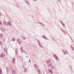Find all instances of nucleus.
I'll use <instances>...</instances> for the list:
<instances>
[{
  "label": "nucleus",
  "instance_id": "1",
  "mask_svg": "<svg viewBox=\"0 0 74 74\" xmlns=\"http://www.w3.org/2000/svg\"><path fill=\"white\" fill-rule=\"evenodd\" d=\"M4 56H5V55L4 53H1V54L0 57L1 58H3Z\"/></svg>",
  "mask_w": 74,
  "mask_h": 74
},
{
  "label": "nucleus",
  "instance_id": "2",
  "mask_svg": "<svg viewBox=\"0 0 74 74\" xmlns=\"http://www.w3.org/2000/svg\"><path fill=\"white\" fill-rule=\"evenodd\" d=\"M53 56H54V58H56V59L57 60H58V56H57V55H56L54 54L53 55Z\"/></svg>",
  "mask_w": 74,
  "mask_h": 74
},
{
  "label": "nucleus",
  "instance_id": "3",
  "mask_svg": "<svg viewBox=\"0 0 74 74\" xmlns=\"http://www.w3.org/2000/svg\"><path fill=\"white\" fill-rule=\"evenodd\" d=\"M12 73H13V74H16V71H15V70H12Z\"/></svg>",
  "mask_w": 74,
  "mask_h": 74
},
{
  "label": "nucleus",
  "instance_id": "4",
  "mask_svg": "<svg viewBox=\"0 0 74 74\" xmlns=\"http://www.w3.org/2000/svg\"><path fill=\"white\" fill-rule=\"evenodd\" d=\"M17 41H18V42H19V43H20V44H21V41H22L21 40L18 39H17Z\"/></svg>",
  "mask_w": 74,
  "mask_h": 74
},
{
  "label": "nucleus",
  "instance_id": "5",
  "mask_svg": "<svg viewBox=\"0 0 74 74\" xmlns=\"http://www.w3.org/2000/svg\"><path fill=\"white\" fill-rule=\"evenodd\" d=\"M8 25H9L10 26H11L12 24L11 23V22L10 21H9L8 22Z\"/></svg>",
  "mask_w": 74,
  "mask_h": 74
},
{
  "label": "nucleus",
  "instance_id": "6",
  "mask_svg": "<svg viewBox=\"0 0 74 74\" xmlns=\"http://www.w3.org/2000/svg\"><path fill=\"white\" fill-rule=\"evenodd\" d=\"M48 69L49 71H50V73H51V74H53V71H52V70H51V69Z\"/></svg>",
  "mask_w": 74,
  "mask_h": 74
},
{
  "label": "nucleus",
  "instance_id": "7",
  "mask_svg": "<svg viewBox=\"0 0 74 74\" xmlns=\"http://www.w3.org/2000/svg\"><path fill=\"white\" fill-rule=\"evenodd\" d=\"M37 71L39 73V74H41V73L40 72V70L39 69H37Z\"/></svg>",
  "mask_w": 74,
  "mask_h": 74
},
{
  "label": "nucleus",
  "instance_id": "8",
  "mask_svg": "<svg viewBox=\"0 0 74 74\" xmlns=\"http://www.w3.org/2000/svg\"><path fill=\"white\" fill-rule=\"evenodd\" d=\"M15 58H13V63H15Z\"/></svg>",
  "mask_w": 74,
  "mask_h": 74
},
{
  "label": "nucleus",
  "instance_id": "9",
  "mask_svg": "<svg viewBox=\"0 0 74 74\" xmlns=\"http://www.w3.org/2000/svg\"><path fill=\"white\" fill-rule=\"evenodd\" d=\"M3 23L4 25H7V23L5 21H3Z\"/></svg>",
  "mask_w": 74,
  "mask_h": 74
},
{
  "label": "nucleus",
  "instance_id": "10",
  "mask_svg": "<svg viewBox=\"0 0 74 74\" xmlns=\"http://www.w3.org/2000/svg\"><path fill=\"white\" fill-rule=\"evenodd\" d=\"M39 23H40V24H41V25H42V26H45V25L44 24H43L40 22H38Z\"/></svg>",
  "mask_w": 74,
  "mask_h": 74
},
{
  "label": "nucleus",
  "instance_id": "11",
  "mask_svg": "<svg viewBox=\"0 0 74 74\" xmlns=\"http://www.w3.org/2000/svg\"><path fill=\"white\" fill-rule=\"evenodd\" d=\"M50 62H51V60H49L47 62V63H49Z\"/></svg>",
  "mask_w": 74,
  "mask_h": 74
},
{
  "label": "nucleus",
  "instance_id": "12",
  "mask_svg": "<svg viewBox=\"0 0 74 74\" xmlns=\"http://www.w3.org/2000/svg\"><path fill=\"white\" fill-rule=\"evenodd\" d=\"M51 66H52V64L50 63H49V64H48V67H51Z\"/></svg>",
  "mask_w": 74,
  "mask_h": 74
},
{
  "label": "nucleus",
  "instance_id": "13",
  "mask_svg": "<svg viewBox=\"0 0 74 74\" xmlns=\"http://www.w3.org/2000/svg\"><path fill=\"white\" fill-rule=\"evenodd\" d=\"M71 47L72 48V50H74V48L73 47V46L71 45Z\"/></svg>",
  "mask_w": 74,
  "mask_h": 74
},
{
  "label": "nucleus",
  "instance_id": "14",
  "mask_svg": "<svg viewBox=\"0 0 74 74\" xmlns=\"http://www.w3.org/2000/svg\"><path fill=\"white\" fill-rule=\"evenodd\" d=\"M62 32H64V33L65 34H66V31H64V30H62Z\"/></svg>",
  "mask_w": 74,
  "mask_h": 74
},
{
  "label": "nucleus",
  "instance_id": "15",
  "mask_svg": "<svg viewBox=\"0 0 74 74\" xmlns=\"http://www.w3.org/2000/svg\"><path fill=\"white\" fill-rule=\"evenodd\" d=\"M64 52L65 55H66L67 54V51H64Z\"/></svg>",
  "mask_w": 74,
  "mask_h": 74
},
{
  "label": "nucleus",
  "instance_id": "16",
  "mask_svg": "<svg viewBox=\"0 0 74 74\" xmlns=\"http://www.w3.org/2000/svg\"><path fill=\"white\" fill-rule=\"evenodd\" d=\"M34 66H35V69H37V66L36 64H35Z\"/></svg>",
  "mask_w": 74,
  "mask_h": 74
},
{
  "label": "nucleus",
  "instance_id": "17",
  "mask_svg": "<svg viewBox=\"0 0 74 74\" xmlns=\"http://www.w3.org/2000/svg\"><path fill=\"white\" fill-rule=\"evenodd\" d=\"M3 36L2 34H0V38H1Z\"/></svg>",
  "mask_w": 74,
  "mask_h": 74
},
{
  "label": "nucleus",
  "instance_id": "18",
  "mask_svg": "<svg viewBox=\"0 0 74 74\" xmlns=\"http://www.w3.org/2000/svg\"><path fill=\"white\" fill-rule=\"evenodd\" d=\"M23 40H25L26 39V37H25L24 36H23Z\"/></svg>",
  "mask_w": 74,
  "mask_h": 74
},
{
  "label": "nucleus",
  "instance_id": "19",
  "mask_svg": "<svg viewBox=\"0 0 74 74\" xmlns=\"http://www.w3.org/2000/svg\"><path fill=\"white\" fill-rule=\"evenodd\" d=\"M54 67H55V66H54V65L53 66L51 67L52 70H53V68H54Z\"/></svg>",
  "mask_w": 74,
  "mask_h": 74
},
{
  "label": "nucleus",
  "instance_id": "20",
  "mask_svg": "<svg viewBox=\"0 0 74 74\" xmlns=\"http://www.w3.org/2000/svg\"><path fill=\"white\" fill-rule=\"evenodd\" d=\"M1 73H2V70L1 69H0V74H1Z\"/></svg>",
  "mask_w": 74,
  "mask_h": 74
},
{
  "label": "nucleus",
  "instance_id": "21",
  "mask_svg": "<svg viewBox=\"0 0 74 74\" xmlns=\"http://www.w3.org/2000/svg\"><path fill=\"white\" fill-rule=\"evenodd\" d=\"M6 69L7 70V72H8V69H9V68L8 67H6Z\"/></svg>",
  "mask_w": 74,
  "mask_h": 74
},
{
  "label": "nucleus",
  "instance_id": "22",
  "mask_svg": "<svg viewBox=\"0 0 74 74\" xmlns=\"http://www.w3.org/2000/svg\"><path fill=\"white\" fill-rule=\"evenodd\" d=\"M1 30L3 32H4V29H1Z\"/></svg>",
  "mask_w": 74,
  "mask_h": 74
},
{
  "label": "nucleus",
  "instance_id": "23",
  "mask_svg": "<svg viewBox=\"0 0 74 74\" xmlns=\"http://www.w3.org/2000/svg\"><path fill=\"white\" fill-rule=\"evenodd\" d=\"M7 48H5L4 49V51H5V52H7Z\"/></svg>",
  "mask_w": 74,
  "mask_h": 74
},
{
  "label": "nucleus",
  "instance_id": "24",
  "mask_svg": "<svg viewBox=\"0 0 74 74\" xmlns=\"http://www.w3.org/2000/svg\"><path fill=\"white\" fill-rule=\"evenodd\" d=\"M17 52H18V50H17L16 51V55H18V53Z\"/></svg>",
  "mask_w": 74,
  "mask_h": 74
},
{
  "label": "nucleus",
  "instance_id": "25",
  "mask_svg": "<svg viewBox=\"0 0 74 74\" xmlns=\"http://www.w3.org/2000/svg\"><path fill=\"white\" fill-rule=\"evenodd\" d=\"M38 43L39 44V46H40V45H41V43H40V42H38Z\"/></svg>",
  "mask_w": 74,
  "mask_h": 74
},
{
  "label": "nucleus",
  "instance_id": "26",
  "mask_svg": "<svg viewBox=\"0 0 74 74\" xmlns=\"http://www.w3.org/2000/svg\"><path fill=\"white\" fill-rule=\"evenodd\" d=\"M2 44H3V42L0 41V45H2Z\"/></svg>",
  "mask_w": 74,
  "mask_h": 74
},
{
  "label": "nucleus",
  "instance_id": "27",
  "mask_svg": "<svg viewBox=\"0 0 74 74\" xmlns=\"http://www.w3.org/2000/svg\"><path fill=\"white\" fill-rule=\"evenodd\" d=\"M45 35H43V37H44V38H45L46 39V38H47V37H45Z\"/></svg>",
  "mask_w": 74,
  "mask_h": 74
},
{
  "label": "nucleus",
  "instance_id": "28",
  "mask_svg": "<svg viewBox=\"0 0 74 74\" xmlns=\"http://www.w3.org/2000/svg\"><path fill=\"white\" fill-rule=\"evenodd\" d=\"M61 23H62V25H63V26H64V24L63 23V22H62V21H61Z\"/></svg>",
  "mask_w": 74,
  "mask_h": 74
},
{
  "label": "nucleus",
  "instance_id": "29",
  "mask_svg": "<svg viewBox=\"0 0 74 74\" xmlns=\"http://www.w3.org/2000/svg\"><path fill=\"white\" fill-rule=\"evenodd\" d=\"M27 71V69H25L24 71L25 73V72H26V71Z\"/></svg>",
  "mask_w": 74,
  "mask_h": 74
},
{
  "label": "nucleus",
  "instance_id": "30",
  "mask_svg": "<svg viewBox=\"0 0 74 74\" xmlns=\"http://www.w3.org/2000/svg\"><path fill=\"white\" fill-rule=\"evenodd\" d=\"M21 51H23V49H22V47H21Z\"/></svg>",
  "mask_w": 74,
  "mask_h": 74
},
{
  "label": "nucleus",
  "instance_id": "31",
  "mask_svg": "<svg viewBox=\"0 0 74 74\" xmlns=\"http://www.w3.org/2000/svg\"><path fill=\"white\" fill-rule=\"evenodd\" d=\"M12 40H13V41H15V39L14 38H13Z\"/></svg>",
  "mask_w": 74,
  "mask_h": 74
},
{
  "label": "nucleus",
  "instance_id": "32",
  "mask_svg": "<svg viewBox=\"0 0 74 74\" xmlns=\"http://www.w3.org/2000/svg\"><path fill=\"white\" fill-rule=\"evenodd\" d=\"M22 52H25V51L24 50H23V51H22Z\"/></svg>",
  "mask_w": 74,
  "mask_h": 74
},
{
  "label": "nucleus",
  "instance_id": "33",
  "mask_svg": "<svg viewBox=\"0 0 74 74\" xmlns=\"http://www.w3.org/2000/svg\"><path fill=\"white\" fill-rule=\"evenodd\" d=\"M71 40H72V42H73V39L71 38Z\"/></svg>",
  "mask_w": 74,
  "mask_h": 74
},
{
  "label": "nucleus",
  "instance_id": "34",
  "mask_svg": "<svg viewBox=\"0 0 74 74\" xmlns=\"http://www.w3.org/2000/svg\"><path fill=\"white\" fill-rule=\"evenodd\" d=\"M26 3H28V1H25Z\"/></svg>",
  "mask_w": 74,
  "mask_h": 74
},
{
  "label": "nucleus",
  "instance_id": "35",
  "mask_svg": "<svg viewBox=\"0 0 74 74\" xmlns=\"http://www.w3.org/2000/svg\"><path fill=\"white\" fill-rule=\"evenodd\" d=\"M40 47H41V48H42V45H40Z\"/></svg>",
  "mask_w": 74,
  "mask_h": 74
},
{
  "label": "nucleus",
  "instance_id": "36",
  "mask_svg": "<svg viewBox=\"0 0 74 74\" xmlns=\"http://www.w3.org/2000/svg\"><path fill=\"white\" fill-rule=\"evenodd\" d=\"M27 4H29V2H27Z\"/></svg>",
  "mask_w": 74,
  "mask_h": 74
},
{
  "label": "nucleus",
  "instance_id": "37",
  "mask_svg": "<svg viewBox=\"0 0 74 74\" xmlns=\"http://www.w3.org/2000/svg\"><path fill=\"white\" fill-rule=\"evenodd\" d=\"M39 42H40V40H38V43Z\"/></svg>",
  "mask_w": 74,
  "mask_h": 74
},
{
  "label": "nucleus",
  "instance_id": "38",
  "mask_svg": "<svg viewBox=\"0 0 74 74\" xmlns=\"http://www.w3.org/2000/svg\"><path fill=\"white\" fill-rule=\"evenodd\" d=\"M0 25H2V24L1 23V22H0Z\"/></svg>",
  "mask_w": 74,
  "mask_h": 74
},
{
  "label": "nucleus",
  "instance_id": "39",
  "mask_svg": "<svg viewBox=\"0 0 74 74\" xmlns=\"http://www.w3.org/2000/svg\"><path fill=\"white\" fill-rule=\"evenodd\" d=\"M59 2H60V0H58Z\"/></svg>",
  "mask_w": 74,
  "mask_h": 74
},
{
  "label": "nucleus",
  "instance_id": "40",
  "mask_svg": "<svg viewBox=\"0 0 74 74\" xmlns=\"http://www.w3.org/2000/svg\"><path fill=\"white\" fill-rule=\"evenodd\" d=\"M1 13H0V16H1Z\"/></svg>",
  "mask_w": 74,
  "mask_h": 74
},
{
  "label": "nucleus",
  "instance_id": "41",
  "mask_svg": "<svg viewBox=\"0 0 74 74\" xmlns=\"http://www.w3.org/2000/svg\"><path fill=\"white\" fill-rule=\"evenodd\" d=\"M53 40H54V41H55V39H53Z\"/></svg>",
  "mask_w": 74,
  "mask_h": 74
},
{
  "label": "nucleus",
  "instance_id": "42",
  "mask_svg": "<svg viewBox=\"0 0 74 74\" xmlns=\"http://www.w3.org/2000/svg\"><path fill=\"white\" fill-rule=\"evenodd\" d=\"M29 62L30 63L31 62H30V60H29Z\"/></svg>",
  "mask_w": 74,
  "mask_h": 74
},
{
  "label": "nucleus",
  "instance_id": "43",
  "mask_svg": "<svg viewBox=\"0 0 74 74\" xmlns=\"http://www.w3.org/2000/svg\"><path fill=\"white\" fill-rule=\"evenodd\" d=\"M70 67H71H71H72L71 66H70Z\"/></svg>",
  "mask_w": 74,
  "mask_h": 74
},
{
  "label": "nucleus",
  "instance_id": "44",
  "mask_svg": "<svg viewBox=\"0 0 74 74\" xmlns=\"http://www.w3.org/2000/svg\"><path fill=\"white\" fill-rule=\"evenodd\" d=\"M34 0V1H37V0Z\"/></svg>",
  "mask_w": 74,
  "mask_h": 74
},
{
  "label": "nucleus",
  "instance_id": "45",
  "mask_svg": "<svg viewBox=\"0 0 74 74\" xmlns=\"http://www.w3.org/2000/svg\"><path fill=\"white\" fill-rule=\"evenodd\" d=\"M37 23H38V22H37Z\"/></svg>",
  "mask_w": 74,
  "mask_h": 74
},
{
  "label": "nucleus",
  "instance_id": "46",
  "mask_svg": "<svg viewBox=\"0 0 74 74\" xmlns=\"http://www.w3.org/2000/svg\"><path fill=\"white\" fill-rule=\"evenodd\" d=\"M47 74H48V73H47Z\"/></svg>",
  "mask_w": 74,
  "mask_h": 74
}]
</instances>
